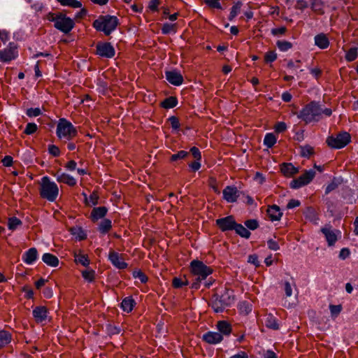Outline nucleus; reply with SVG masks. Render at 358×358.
<instances>
[{
	"label": "nucleus",
	"mask_w": 358,
	"mask_h": 358,
	"mask_svg": "<svg viewBox=\"0 0 358 358\" xmlns=\"http://www.w3.org/2000/svg\"><path fill=\"white\" fill-rule=\"evenodd\" d=\"M190 271L192 274L196 277L194 281L192 283V288L198 289L202 280L211 275L213 269L206 266L203 262L199 260H193L190 262Z\"/></svg>",
	"instance_id": "f257e3e1"
},
{
	"label": "nucleus",
	"mask_w": 358,
	"mask_h": 358,
	"mask_svg": "<svg viewBox=\"0 0 358 358\" xmlns=\"http://www.w3.org/2000/svg\"><path fill=\"white\" fill-rule=\"evenodd\" d=\"M234 300L233 291L225 288L221 294H215L212 296L210 306L215 313H221L225 308L231 306Z\"/></svg>",
	"instance_id": "f03ea898"
},
{
	"label": "nucleus",
	"mask_w": 358,
	"mask_h": 358,
	"mask_svg": "<svg viewBox=\"0 0 358 358\" xmlns=\"http://www.w3.org/2000/svg\"><path fill=\"white\" fill-rule=\"evenodd\" d=\"M118 24L117 17L110 15H100L92 24L96 31H103L106 36H109L115 31Z\"/></svg>",
	"instance_id": "7ed1b4c3"
},
{
	"label": "nucleus",
	"mask_w": 358,
	"mask_h": 358,
	"mask_svg": "<svg viewBox=\"0 0 358 358\" xmlns=\"http://www.w3.org/2000/svg\"><path fill=\"white\" fill-rule=\"evenodd\" d=\"M39 194L41 198L48 201H55L59 195L57 185L51 181L49 177L43 176L40 183Z\"/></svg>",
	"instance_id": "20e7f679"
},
{
	"label": "nucleus",
	"mask_w": 358,
	"mask_h": 358,
	"mask_svg": "<svg viewBox=\"0 0 358 358\" xmlns=\"http://www.w3.org/2000/svg\"><path fill=\"white\" fill-rule=\"evenodd\" d=\"M320 105L315 101H311L301 109L297 117L308 124L318 121L320 119Z\"/></svg>",
	"instance_id": "39448f33"
},
{
	"label": "nucleus",
	"mask_w": 358,
	"mask_h": 358,
	"mask_svg": "<svg viewBox=\"0 0 358 358\" xmlns=\"http://www.w3.org/2000/svg\"><path fill=\"white\" fill-rule=\"evenodd\" d=\"M48 20L53 22L55 27L64 34L69 33L75 25L73 20L66 17L63 13H50L48 15Z\"/></svg>",
	"instance_id": "423d86ee"
},
{
	"label": "nucleus",
	"mask_w": 358,
	"mask_h": 358,
	"mask_svg": "<svg viewBox=\"0 0 358 358\" xmlns=\"http://www.w3.org/2000/svg\"><path fill=\"white\" fill-rule=\"evenodd\" d=\"M56 134L59 139L71 141L78 135L77 129L65 118H60L57 125Z\"/></svg>",
	"instance_id": "0eeeda50"
},
{
	"label": "nucleus",
	"mask_w": 358,
	"mask_h": 358,
	"mask_svg": "<svg viewBox=\"0 0 358 358\" xmlns=\"http://www.w3.org/2000/svg\"><path fill=\"white\" fill-rule=\"evenodd\" d=\"M351 140V136L348 132H341L337 135L329 136L326 143L333 149H341L345 147Z\"/></svg>",
	"instance_id": "6e6552de"
},
{
	"label": "nucleus",
	"mask_w": 358,
	"mask_h": 358,
	"mask_svg": "<svg viewBox=\"0 0 358 358\" xmlns=\"http://www.w3.org/2000/svg\"><path fill=\"white\" fill-rule=\"evenodd\" d=\"M18 57L17 46L14 43H10L8 45L0 50V62L9 63Z\"/></svg>",
	"instance_id": "1a4fd4ad"
},
{
	"label": "nucleus",
	"mask_w": 358,
	"mask_h": 358,
	"mask_svg": "<svg viewBox=\"0 0 358 358\" xmlns=\"http://www.w3.org/2000/svg\"><path fill=\"white\" fill-rule=\"evenodd\" d=\"M315 176V171L313 169L306 171L303 174L298 178L293 180L290 187L293 189H298L310 183Z\"/></svg>",
	"instance_id": "9d476101"
},
{
	"label": "nucleus",
	"mask_w": 358,
	"mask_h": 358,
	"mask_svg": "<svg viewBox=\"0 0 358 358\" xmlns=\"http://www.w3.org/2000/svg\"><path fill=\"white\" fill-rule=\"evenodd\" d=\"M108 260L113 266L118 269H125L128 266V264L124 262L123 254L118 253L113 250L109 251Z\"/></svg>",
	"instance_id": "9b49d317"
},
{
	"label": "nucleus",
	"mask_w": 358,
	"mask_h": 358,
	"mask_svg": "<svg viewBox=\"0 0 358 358\" xmlns=\"http://www.w3.org/2000/svg\"><path fill=\"white\" fill-rule=\"evenodd\" d=\"M96 48V54L101 57L112 58L115 56V48L110 43H99Z\"/></svg>",
	"instance_id": "f8f14e48"
},
{
	"label": "nucleus",
	"mask_w": 358,
	"mask_h": 358,
	"mask_svg": "<svg viewBox=\"0 0 358 358\" xmlns=\"http://www.w3.org/2000/svg\"><path fill=\"white\" fill-rule=\"evenodd\" d=\"M236 222L232 215L216 220V225L222 231L234 230Z\"/></svg>",
	"instance_id": "ddd939ff"
},
{
	"label": "nucleus",
	"mask_w": 358,
	"mask_h": 358,
	"mask_svg": "<svg viewBox=\"0 0 358 358\" xmlns=\"http://www.w3.org/2000/svg\"><path fill=\"white\" fill-rule=\"evenodd\" d=\"M48 313V309L44 306H36L32 310L33 317L38 324L46 322Z\"/></svg>",
	"instance_id": "4468645a"
},
{
	"label": "nucleus",
	"mask_w": 358,
	"mask_h": 358,
	"mask_svg": "<svg viewBox=\"0 0 358 358\" xmlns=\"http://www.w3.org/2000/svg\"><path fill=\"white\" fill-rule=\"evenodd\" d=\"M223 198L229 203H234L237 201L239 192L235 186H227L222 192Z\"/></svg>",
	"instance_id": "2eb2a0df"
},
{
	"label": "nucleus",
	"mask_w": 358,
	"mask_h": 358,
	"mask_svg": "<svg viewBox=\"0 0 358 358\" xmlns=\"http://www.w3.org/2000/svg\"><path fill=\"white\" fill-rule=\"evenodd\" d=\"M166 79L168 82L175 86H180L183 83L182 74L176 70L169 71L165 73Z\"/></svg>",
	"instance_id": "dca6fc26"
},
{
	"label": "nucleus",
	"mask_w": 358,
	"mask_h": 358,
	"mask_svg": "<svg viewBox=\"0 0 358 358\" xmlns=\"http://www.w3.org/2000/svg\"><path fill=\"white\" fill-rule=\"evenodd\" d=\"M266 214L271 222L280 221L283 215L280 207L275 204L268 206Z\"/></svg>",
	"instance_id": "f3484780"
},
{
	"label": "nucleus",
	"mask_w": 358,
	"mask_h": 358,
	"mask_svg": "<svg viewBox=\"0 0 358 358\" xmlns=\"http://www.w3.org/2000/svg\"><path fill=\"white\" fill-rule=\"evenodd\" d=\"M202 339L208 344L215 345L222 341L223 336L218 332L208 331L202 336Z\"/></svg>",
	"instance_id": "a211bd4d"
},
{
	"label": "nucleus",
	"mask_w": 358,
	"mask_h": 358,
	"mask_svg": "<svg viewBox=\"0 0 358 358\" xmlns=\"http://www.w3.org/2000/svg\"><path fill=\"white\" fill-rule=\"evenodd\" d=\"M108 212V208L105 206L95 207L90 213V219L93 222H97L99 220L103 218Z\"/></svg>",
	"instance_id": "6ab92c4d"
},
{
	"label": "nucleus",
	"mask_w": 358,
	"mask_h": 358,
	"mask_svg": "<svg viewBox=\"0 0 358 358\" xmlns=\"http://www.w3.org/2000/svg\"><path fill=\"white\" fill-rule=\"evenodd\" d=\"M321 231L324 235L329 246L334 245L337 241V235L336 232L331 229V227H323L321 229Z\"/></svg>",
	"instance_id": "aec40b11"
},
{
	"label": "nucleus",
	"mask_w": 358,
	"mask_h": 358,
	"mask_svg": "<svg viewBox=\"0 0 358 358\" xmlns=\"http://www.w3.org/2000/svg\"><path fill=\"white\" fill-rule=\"evenodd\" d=\"M55 176L56 177V180L58 182H62L71 187H73L76 185V180L73 176L67 173H59L57 172L56 174H55Z\"/></svg>",
	"instance_id": "412c9836"
},
{
	"label": "nucleus",
	"mask_w": 358,
	"mask_h": 358,
	"mask_svg": "<svg viewBox=\"0 0 358 358\" xmlns=\"http://www.w3.org/2000/svg\"><path fill=\"white\" fill-rule=\"evenodd\" d=\"M38 257V252L36 248H31L27 250L22 255L23 262L29 265L32 264Z\"/></svg>",
	"instance_id": "4be33fe9"
},
{
	"label": "nucleus",
	"mask_w": 358,
	"mask_h": 358,
	"mask_svg": "<svg viewBox=\"0 0 358 358\" xmlns=\"http://www.w3.org/2000/svg\"><path fill=\"white\" fill-rule=\"evenodd\" d=\"M315 45L320 49H326L329 46V41L326 34L321 33L317 34L315 38Z\"/></svg>",
	"instance_id": "5701e85b"
},
{
	"label": "nucleus",
	"mask_w": 358,
	"mask_h": 358,
	"mask_svg": "<svg viewBox=\"0 0 358 358\" xmlns=\"http://www.w3.org/2000/svg\"><path fill=\"white\" fill-rule=\"evenodd\" d=\"M280 171L286 177H291L299 172V169L292 163H283L281 164Z\"/></svg>",
	"instance_id": "b1692460"
},
{
	"label": "nucleus",
	"mask_w": 358,
	"mask_h": 358,
	"mask_svg": "<svg viewBox=\"0 0 358 358\" xmlns=\"http://www.w3.org/2000/svg\"><path fill=\"white\" fill-rule=\"evenodd\" d=\"M217 329L219 331L218 333L221 334L222 336H229L231 333V326L228 322L225 320L217 322Z\"/></svg>",
	"instance_id": "393cba45"
},
{
	"label": "nucleus",
	"mask_w": 358,
	"mask_h": 358,
	"mask_svg": "<svg viewBox=\"0 0 358 358\" xmlns=\"http://www.w3.org/2000/svg\"><path fill=\"white\" fill-rule=\"evenodd\" d=\"M73 256L76 264H80L84 266H87L90 264L88 256L84 254L81 250L75 252Z\"/></svg>",
	"instance_id": "a878e982"
},
{
	"label": "nucleus",
	"mask_w": 358,
	"mask_h": 358,
	"mask_svg": "<svg viewBox=\"0 0 358 358\" xmlns=\"http://www.w3.org/2000/svg\"><path fill=\"white\" fill-rule=\"evenodd\" d=\"M135 305V300L131 296H127L122 300L121 308L124 312L130 313L132 311Z\"/></svg>",
	"instance_id": "bb28decb"
},
{
	"label": "nucleus",
	"mask_w": 358,
	"mask_h": 358,
	"mask_svg": "<svg viewBox=\"0 0 358 358\" xmlns=\"http://www.w3.org/2000/svg\"><path fill=\"white\" fill-rule=\"evenodd\" d=\"M42 260L45 264L50 266L55 267L59 265L58 258L55 255L50 253L43 254Z\"/></svg>",
	"instance_id": "cd10ccee"
},
{
	"label": "nucleus",
	"mask_w": 358,
	"mask_h": 358,
	"mask_svg": "<svg viewBox=\"0 0 358 358\" xmlns=\"http://www.w3.org/2000/svg\"><path fill=\"white\" fill-rule=\"evenodd\" d=\"M265 325L266 327L271 329L277 330L279 329L278 320L272 314H267L266 315Z\"/></svg>",
	"instance_id": "c85d7f7f"
},
{
	"label": "nucleus",
	"mask_w": 358,
	"mask_h": 358,
	"mask_svg": "<svg viewBox=\"0 0 358 358\" xmlns=\"http://www.w3.org/2000/svg\"><path fill=\"white\" fill-rule=\"evenodd\" d=\"M112 228V222L109 219H103L99 225L98 229L102 234H106Z\"/></svg>",
	"instance_id": "c756f323"
},
{
	"label": "nucleus",
	"mask_w": 358,
	"mask_h": 358,
	"mask_svg": "<svg viewBox=\"0 0 358 358\" xmlns=\"http://www.w3.org/2000/svg\"><path fill=\"white\" fill-rule=\"evenodd\" d=\"M178 104V99L176 96H169L165 99L162 103V108L166 109L173 108Z\"/></svg>",
	"instance_id": "7c9ffc66"
},
{
	"label": "nucleus",
	"mask_w": 358,
	"mask_h": 358,
	"mask_svg": "<svg viewBox=\"0 0 358 358\" xmlns=\"http://www.w3.org/2000/svg\"><path fill=\"white\" fill-rule=\"evenodd\" d=\"M234 230L237 234L245 238H249L250 236V232L242 224H236Z\"/></svg>",
	"instance_id": "2f4dec72"
},
{
	"label": "nucleus",
	"mask_w": 358,
	"mask_h": 358,
	"mask_svg": "<svg viewBox=\"0 0 358 358\" xmlns=\"http://www.w3.org/2000/svg\"><path fill=\"white\" fill-rule=\"evenodd\" d=\"M11 341V334L6 331H0V349L8 344Z\"/></svg>",
	"instance_id": "473e14b6"
},
{
	"label": "nucleus",
	"mask_w": 358,
	"mask_h": 358,
	"mask_svg": "<svg viewBox=\"0 0 358 358\" xmlns=\"http://www.w3.org/2000/svg\"><path fill=\"white\" fill-rule=\"evenodd\" d=\"M62 6H69L73 8L82 7L80 1L77 0H57Z\"/></svg>",
	"instance_id": "72a5a7b5"
},
{
	"label": "nucleus",
	"mask_w": 358,
	"mask_h": 358,
	"mask_svg": "<svg viewBox=\"0 0 358 358\" xmlns=\"http://www.w3.org/2000/svg\"><path fill=\"white\" fill-rule=\"evenodd\" d=\"M276 141H277V138H276L275 136L273 133H268V134H266L264 137V144L267 148H271L275 144Z\"/></svg>",
	"instance_id": "f704fd0d"
},
{
	"label": "nucleus",
	"mask_w": 358,
	"mask_h": 358,
	"mask_svg": "<svg viewBox=\"0 0 358 358\" xmlns=\"http://www.w3.org/2000/svg\"><path fill=\"white\" fill-rule=\"evenodd\" d=\"M242 7V3L241 1L236 2L231 8L229 20L232 21L236 15L240 13Z\"/></svg>",
	"instance_id": "c9c22d12"
},
{
	"label": "nucleus",
	"mask_w": 358,
	"mask_h": 358,
	"mask_svg": "<svg viewBox=\"0 0 358 358\" xmlns=\"http://www.w3.org/2000/svg\"><path fill=\"white\" fill-rule=\"evenodd\" d=\"M176 31V24L164 23L162 27V32L163 34H169L171 33L175 34Z\"/></svg>",
	"instance_id": "e433bc0d"
},
{
	"label": "nucleus",
	"mask_w": 358,
	"mask_h": 358,
	"mask_svg": "<svg viewBox=\"0 0 358 358\" xmlns=\"http://www.w3.org/2000/svg\"><path fill=\"white\" fill-rule=\"evenodd\" d=\"M85 196L86 204L89 206H96L98 204L99 196L96 192H93L88 198L85 194Z\"/></svg>",
	"instance_id": "4c0bfd02"
},
{
	"label": "nucleus",
	"mask_w": 358,
	"mask_h": 358,
	"mask_svg": "<svg viewBox=\"0 0 358 358\" xmlns=\"http://www.w3.org/2000/svg\"><path fill=\"white\" fill-rule=\"evenodd\" d=\"M313 153L314 148L309 145L300 147V154L303 157H310Z\"/></svg>",
	"instance_id": "58836bf2"
},
{
	"label": "nucleus",
	"mask_w": 358,
	"mask_h": 358,
	"mask_svg": "<svg viewBox=\"0 0 358 358\" xmlns=\"http://www.w3.org/2000/svg\"><path fill=\"white\" fill-rule=\"evenodd\" d=\"M22 224V221L16 217H12L8 220V227L12 231L16 229Z\"/></svg>",
	"instance_id": "ea45409f"
},
{
	"label": "nucleus",
	"mask_w": 358,
	"mask_h": 358,
	"mask_svg": "<svg viewBox=\"0 0 358 358\" xmlns=\"http://www.w3.org/2000/svg\"><path fill=\"white\" fill-rule=\"evenodd\" d=\"M276 45L282 52H286L292 48V43L287 41H278Z\"/></svg>",
	"instance_id": "a19ab883"
},
{
	"label": "nucleus",
	"mask_w": 358,
	"mask_h": 358,
	"mask_svg": "<svg viewBox=\"0 0 358 358\" xmlns=\"http://www.w3.org/2000/svg\"><path fill=\"white\" fill-rule=\"evenodd\" d=\"M357 56H358L357 48H351L346 52L345 59L348 62H352L357 58Z\"/></svg>",
	"instance_id": "79ce46f5"
},
{
	"label": "nucleus",
	"mask_w": 358,
	"mask_h": 358,
	"mask_svg": "<svg viewBox=\"0 0 358 358\" xmlns=\"http://www.w3.org/2000/svg\"><path fill=\"white\" fill-rule=\"evenodd\" d=\"M132 275L134 278L138 279L142 283L147 282L148 280L146 275L140 269L134 270L132 273Z\"/></svg>",
	"instance_id": "37998d69"
},
{
	"label": "nucleus",
	"mask_w": 358,
	"mask_h": 358,
	"mask_svg": "<svg viewBox=\"0 0 358 358\" xmlns=\"http://www.w3.org/2000/svg\"><path fill=\"white\" fill-rule=\"evenodd\" d=\"M82 276L87 282H92L95 278V271L92 269L83 271Z\"/></svg>",
	"instance_id": "c03bdc74"
},
{
	"label": "nucleus",
	"mask_w": 358,
	"mask_h": 358,
	"mask_svg": "<svg viewBox=\"0 0 358 358\" xmlns=\"http://www.w3.org/2000/svg\"><path fill=\"white\" fill-rule=\"evenodd\" d=\"M189 155V152L180 150L176 154H173L170 157L171 162H176L180 159H183Z\"/></svg>",
	"instance_id": "a18cd8bd"
},
{
	"label": "nucleus",
	"mask_w": 358,
	"mask_h": 358,
	"mask_svg": "<svg viewBox=\"0 0 358 358\" xmlns=\"http://www.w3.org/2000/svg\"><path fill=\"white\" fill-rule=\"evenodd\" d=\"M323 6L324 3L322 0H312L311 1V8L320 13H322Z\"/></svg>",
	"instance_id": "49530a36"
},
{
	"label": "nucleus",
	"mask_w": 358,
	"mask_h": 358,
	"mask_svg": "<svg viewBox=\"0 0 358 358\" xmlns=\"http://www.w3.org/2000/svg\"><path fill=\"white\" fill-rule=\"evenodd\" d=\"M38 129V126L34 122H29L26 125L24 133L27 135H31L34 134Z\"/></svg>",
	"instance_id": "de8ad7c7"
},
{
	"label": "nucleus",
	"mask_w": 358,
	"mask_h": 358,
	"mask_svg": "<svg viewBox=\"0 0 358 358\" xmlns=\"http://www.w3.org/2000/svg\"><path fill=\"white\" fill-rule=\"evenodd\" d=\"M71 234L76 236L77 238L81 241V240H84L87 238V235L85 233V231L80 229V228H78V229H71Z\"/></svg>",
	"instance_id": "09e8293b"
},
{
	"label": "nucleus",
	"mask_w": 358,
	"mask_h": 358,
	"mask_svg": "<svg viewBox=\"0 0 358 358\" xmlns=\"http://www.w3.org/2000/svg\"><path fill=\"white\" fill-rule=\"evenodd\" d=\"M41 110L39 108H30L26 111V115L29 117H38L41 115Z\"/></svg>",
	"instance_id": "8fccbe9b"
},
{
	"label": "nucleus",
	"mask_w": 358,
	"mask_h": 358,
	"mask_svg": "<svg viewBox=\"0 0 358 358\" xmlns=\"http://www.w3.org/2000/svg\"><path fill=\"white\" fill-rule=\"evenodd\" d=\"M169 122H170L171 126L173 129H175V130L179 129V128L180 127V124L179 120L177 117L171 116L169 118Z\"/></svg>",
	"instance_id": "3c124183"
},
{
	"label": "nucleus",
	"mask_w": 358,
	"mask_h": 358,
	"mask_svg": "<svg viewBox=\"0 0 358 358\" xmlns=\"http://www.w3.org/2000/svg\"><path fill=\"white\" fill-rule=\"evenodd\" d=\"M277 59V54L275 51H268L264 55L266 62H273Z\"/></svg>",
	"instance_id": "603ef678"
},
{
	"label": "nucleus",
	"mask_w": 358,
	"mask_h": 358,
	"mask_svg": "<svg viewBox=\"0 0 358 358\" xmlns=\"http://www.w3.org/2000/svg\"><path fill=\"white\" fill-rule=\"evenodd\" d=\"M205 3L212 8L222 9V6L220 3V0H204Z\"/></svg>",
	"instance_id": "864d4df0"
},
{
	"label": "nucleus",
	"mask_w": 358,
	"mask_h": 358,
	"mask_svg": "<svg viewBox=\"0 0 358 358\" xmlns=\"http://www.w3.org/2000/svg\"><path fill=\"white\" fill-rule=\"evenodd\" d=\"M172 285L174 288H180L182 287L183 285H188V281L185 280V282H183L180 278H174L173 279Z\"/></svg>",
	"instance_id": "5fc2aeb1"
},
{
	"label": "nucleus",
	"mask_w": 358,
	"mask_h": 358,
	"mask_svg": "<svg viewBox=\"0 0 358 358\" xmlns=\"http://www.w3.org/2000/svg\"><path fill=\"white\" fill-rule=\"evenodd\" d=\"M245 225L251 230H255L258 228L259 224L256 220H248L245 222Z\"/></svg>",
	"instance_id": "6e6d98bb"
},
{
	"label": "nucleus",
	"mask_w": 358,
	"mask_h": 358,
	"mask_svg": "<svg viewBox=\"0 0 358 358\" xmlns=\"http://www.w3.org/2000/svg\"><path fill=\"white\" fill-rule=\"evenodd\" d=\"M48 152L53 157H58L60 155L59 148L55 145H50L48 146Z\"/></svg>",
	"instance_id": "4d7b16f0"
},
{
	"label": "nucleus",
	"mask_w": 358,
	"mask_h": 358,
	"mask_svg": "<svg viewBox=\"0 0 358 358\" xmlns=\"http://www.w3.org/2000/svg\"><path fill=\"white\" fill-rule=\"evenodd\" d=\"M189 152L192 155L196 160H201V154L200 150L196 147H192L190 148Z\"/></svg>",
	"instance_id": "13d9d810"
},
{
	"label": "nucleus",
	"mask_w": 358,
	"mask_h": 358,
	"mask_svg": "<svg viewBox=\"0 0 358 358\" xmlns=\"http://www.w3.org/2000/svg\"><path fill=\"white\" fill-rule=\"evenodd\" d=\"M274 129L275 132L281 133L287 129V125L284 122H279L275 125Z\"/></svg>",
	"instance_id": "bf43d9fd"
},
{
	"label": "nucleus",
	"mask_w": 358,
	"mask_h": 358,
	"mask_svg": "<svg viewBox=\"0 0 358 358\" xmlns=\"http://www.w3.org/2000/svg\"><path fill=\"white\" fill-rule=\"evenodd\" d=\"M10 39V33L6 30H0V40L5 44Z\"/></svg>",
	"instance_id": "052dcab7"
},
{
	"label": "nucleus",
	"mask_w": 358,
	"mask_h": 358,
	"mask_svg": "<svg viewBox=\"0 0 358 358\" xmlns=\"http://www.w3.org/2000/svg\"><path fill=\"white\" fill-rule=\"evenodd\" d=\"M268 247L270 250L276 251L280 249L278 243L273 239H269L267 241Z\"/></svg>",
	"instance_id": "680f3d73"
},
{
	"label": "nucleus",
	"mask_w": 358,
	"mask_h": 358,
	"mask_svg": "<svg viewBox=\"0 0 358 358\" xmlns=\"http://www.w3.org/2000/svg\"><path fill=\"white\" fill-rule=\"evenodd\" d=\"M189 167L192 171H197L201 168V160H196L189 164Z\"/></svg>",
	"instance_id": "e2e57ef3"
},
{
	"label": "nucleus",
	"mask_w": 358,
	"mask_h": 358,
	"mask_svg": "<svg viewBox=\"0 0 358 358\" xmlns=\"http://www.w3.org/2000/svg\"><path fill=\"white\" fill-rule=\"evenodd\" d=\"M64 167L66 170L73 171L77 169V163L74 160H70L65 164Z\"/></svg>",
	"instance_id": "0e129e2a"
},
{
	"label": "nucleus",
	"mask_w": 358,
	"mask_h": 358,
	"mask_svg": "<svg viewBox=\"0 0 358 358\" xmlns=\"http://www.w3.org/2000/svg\"><path fill=\"white\" fill-rule=\"evenodd\" d=\"M1 162L4 166L9 167L13 165V157L10 155H6L1 160Z\"/></svg>",
	"instance_id": "69168bd1"
},
{
	"label": "nucleus",
	"mask_w": 358,
	"mask_h": 358,
	"mask_svg": "<svg viewBox=\"0 0 358 358\" xmlns=\"http://www.w3.org/2000/svg\"><path fill=\"white\" fill-rule=\"evenodd\" d=\"M287 29L285 27H281L278 28H275L271 30V34L274 36L276 35H283L286 32Z\"/></svg>",
	"instance_id": "338daca9"
},
{
	"label": "nucleus",
	"mask_w": 358,
	"mask_h": 358,
	"mask_svg": "<svg viewBox=\"0 0 358 358\" xmlns=\"http://www.w3.org/2000/svg\"><path fill=\"white\" fill-rule=\"evenodd\" d=\"M338 187V184L334 181H331L326 187L325 189V194H328L333 190L336 189Z\"/></svg>",
	"instance_id": "774afa93"
}]
</instances>
